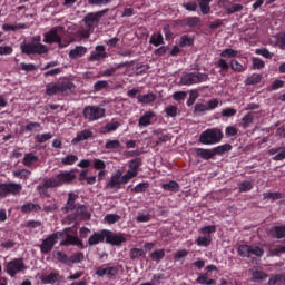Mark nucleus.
Returning a JSON list of instances; mask_svg holds the SVG:
<instances>
[{"instance_id": "36", "label": "nucleus", "mask_w": 285, "mask_h": 285, "mask_svg": "<svg viewBox=\"0 0 285 285\" xmlns=\"http://www.w3.org/2000/svg\"><path fill=\"white\" fill-rule=\"evenodd\" d=\"M155 99H157V96H155V94H146V95L138 96L139 104H153Z\"/></svg>"}, {"instance_id": "34", "label": "nucleus", "mask_w": 285, "mask_h": 285, "mask_svg": "<svg viewBox=\"0 0 285 285\" xmlns=\"http://www.w3.org/2000/svg\"><path fill=\"white\" fill-rule=\"evenodd\" d=\"M124 66H128V62H121L116 65L115 67H111L102 72L104 77H112L115 72H117L120 68H124Z\"/></svg>"}, {"instance_id": "29", "label": "nucleus", "mask_w": 285, "mask_h": 285, "mask_svg": "<svg viewBox=\"0 0 285 285\" xmlns=\"http://www.w3.org/2000/svg\"><path fill=\"white\" fill-rule=\"evenodd\" d=\"M76 216L81 217V219H90V213H88V208L83 205L76 208Z\"/></svg>"}, {"instance_id": "38", "label": "nucleus", "mask_w": 285, "mask_h": 285, "mask_svg": "<svg viewBox=\"0 0 285 285\" xmlns=\"http://www.w3.org/2000/svg\"><path fill=\"white\" fill-rule=\"evenodd\" d=\"M161 188H164V190H169L171 193H179V184L175 180H171L167 184H163Z\"/></svg>"}, {"instance_id": "42", "label": "nucleus", "mask_w": 285, "mask_h": 285, "mask_svg": "<svg viewBox=\"0 0 285 285\" xmlns=\"http://www.w3.org/2000/svg\"><path fill=\"white\" fill-rule=\"evenodd\" d=\"M53 256L61 264H66L67 266H70V257L68 255L63 254L62 252H56L53 253Z\"/></svg>"}, {"instance_id": "51", "label": "nucleus", "mask_w": 285, "mask_h": 285, "mask_svg": "<svg viewBox=\"0 0 285 285\" xmlns=\"http://www.w3.org/2000/svg\"><path fill=\"white\" fill-rule=\"evenodd\" d=\"M194 39L193 37H189L188 35H184L183 37H180V40H179V46L180 48H186V46H193L194 43Z\"/></svg>"}, {"instance_id": "13", "label": "nucleus", "mask_w": 285, "mask_h": 285, "mask_svg": "<svg viewBox=\"0 0 285 285\" xmlns=\"http://www.w3.org/2000/svg\"><path fill=\"white\" fill-rule=\"evenodd\" d=\"M107 239V229L95 232L89 238V246H97V244H104Z\"/></svg>"}, {"instance_id": "11", "label": "nucleus", "mask_w": 285, "mask_h": 285, "mask_svg": "<svg viewBox=\"0 0 285 285\" xmlns=\"http://www.w3.org/2000/svg\"><path fill=\"white\" fill-rule=\"evenodd\" d=\"M119 273V268L115 266H109V265H101L96 269V275L98 277H107L108 279H112V277H117Z\"/></svg>"}, {"instance_id": "28", "label": "nucleus", "mask_w": 285, "mask_h": 285, "mask_svg": "<svg viewBox=\"0 0 285 285\" xmlns=\"http://www.w3.org/2000/svg\"><path fill=\"white\" fill-rule=\"evenodd\" d=\"M196 154H197L198 157H202V159H213V157H215L214 149H202V148H198L196 150Z\"/></svg>"}, {"instance_id": "27", "label": "nucleus", "mask_w": 285, "mask_h": 285, "mask_svg": "<svg viewBox=\"0 0 285 285\" xmlns=\"http://www.w3.org/2000/svg\"><path fill=\"white\" fill-rule=\"evenodd\" d=\"M37 161H39V157H37L32 153L24 154V157L22 159L23 166H27V167L33 166V164H37Z\"/></svg>"}, {"instance_id": "21", "label": "nucleus", "mask_w": 285, "mask_h": 285, "mask_svg": "<svg viewBox=\"0 0 285 285\" xmlns=\"http://www.w3.org/2000/svg\"><path fill=\"white\" fill-rule=\"evenodd\" d=\"M77 199H79V195L75 193H69L67 204L62 208V210L65 213H70V210H75V208H77V205H75V202H77Z\"/></svg>"}, {"instance_id": "32", "label": "nucleus", "mask_w": 285, "mask_h": 285, "mask_svg": "<svg viewBox=\"0 0 285 285\" xmlns=\"http://www.w3.org/2000/svg\"><path fill=\"white\" fill-rule=\"evenodd\" d=\"M217 68L220 69L219 72H220L222 77H226V72H228L230 65H228L224 58H220L217 61Z\"/></svg>"}, {"instance_id": "33", "label": "nucleus", "mask_w": 285, "mask_h": 285, "mask_svg": "<svg viewBox=\"0 0 285 285\" xmlns=\"http://www.w3.org/2000/svg\"><path fill=\"white\" fill-rule=\"evenodd\" d=\"M21 51L24 55H35V45H33V40H31V42H22L20 45Z\"/></svg>"}, {"instance_id": "61", "label": "nucleus", "mask_w": 285, "mask_h": 285, "mask_svg": "<svg viewBox=\"0 0 285 285\" xmlns=\"http://www.w3.org/2000/svg\"><path fill=\"white\" fill-rule=\"evenodd\" d=\"M282 282H285V276L282 275V274H278V275L272 276L269 278L268 284L269 285H275V284H282Z\"/></svg>"}, {"instance_id": "25", "label": "nucleus", "mask_w": 285, "mask_h": 285, "mask_svg": "<svg viewBox=\"0 0 285 285\" xmlns=\"http://www.w3.org/2000/svg\"><path fill=\"white\" fill-rule=\"evenodd\" d=\"M41 210V206L39 204L27 203L21 206V213H39Z\"/></svg>"}, {"instance_id": "55", "label": "nucleus", "mask_w": 285, "mask_h": 285, "mask_svg": "<svg viewBox=\"0 0 285 285\" xmlns=\"http://www.w3.org/2000/svg\"><path fill=\"white\" fill-rule=\"evenodd\" d=\"M140 167H141L140 158H135L131 161H129V169L134 170V173L139 174V168Z\"/></svg>"}, {"instance_id": "45", "label": "nucleus", "mask_w": 285, "mask_h": 285, "mask_svg": "<svg viewBox=\"0 0 285 285\" xmlns=\"http://www.w3.org/2000/svg\"><path fill=\"white\" fill-rule=\"evenodd\" d=\"M50 139H52V134L50 132L38 134L35 137V141H37V144H46V141H50Z\"/></svg>"}, {"instance_id": "20", "label": "nucleus", "mask_w": 285, "mask_h": 285, "mask_svg": "<svg viewBox=\"0 0 285 285\" xmlns=\"http://www.w3.org/2000/svg\"><path fill=\"white\" fill-rule=\"evenodd\" d=\"M88 52V48L83 46H76L69 51V59H81Z\"/></svg>"}, {"instance_id": "19", "label": "nucleus", "mask_w": 285, "mask_h": 285, "mask_svg": "<svg viewBox=\"0 0 285 285\" xmlns=\"http://www.w3.org/2000/svg\"><path fill=\"white\" fill-rule=\"evenodd\" d=\"M69 245L83 248V243L79 239L78 236H72L70 234H67L65 240L60 243V246H69Z\"/></svg>"}, {"instance_id": "8", "label": "nucleus", "mask_w": 285, "mask_h": 285, "mask_svg": "<svg viewBox=\"0 0 285 285\" xmlns=\"http://www.w3.org/2000/svg\"><path fill=\"white\" fill-rule=\"evenodd\" d=\"M23 186L19 183H0V199L8 195H20Z\"/></svg>"}, {"instance_id": "9", "label": "nucleus", "mask_w": 285, "mask_h": 285, "mask_svg": "<svg viewBox=\"0 0 285 285\" xmlns=\"http://www.w3.org/2000/svg\"><path fill=\"white\" fill-rule=\"evenodd\" d=\"M237 252L240 257H250L252 255H255V257L264 256V249L255 245H239Z\"/></svg>"}, {"instance_id": "44", "label": "nucleus", "mask_w": 285, "mask_h": 285, "mask_svg": "<svg viewBox=\"0 0 285 285\" xmlns=\"http://www.w3.org/2000/svg\"><path fill=\"white\" fill-rule=\"evenodd\" d=\"M237 55H239V52L235 49H224L220 52V57H223L224 59H235Z\"/></svg>"}, {"instance_id": "59", "label": "nucleus", "mask_w": 285, "mask_h": 285, "mask_svg": "<svg viewBox=\"0 0 285 285\" xmlns=\"http://www.w3.org/2000/svg\"><path fill=\"white\" fill-rule=\"evenodd\" d=\"M203 112H208V107L206 104H196L194 108V115H202Z\"/></svg>"}, {"instance_id": "23", "label": "nucleus", "mask_w": 285, "mask_h": 285, "mask_svg": "<svg viewBox=\"0 0 285 285\" xmlns=\"http://www.w3.org/2000/svg\"><path fill=\"white\" fill-rule=\"evenodd\" d=\"M62 277L57 272H51L49 275L41 277L43 284H56V282H61Z\"/></svg>"}, {"instance_id": "47", "label": "nucleus", "mask_w": 285, "mask_h": 285, "mask_svg": "<svg viewBox=\"0 0 285 285\" xmlns=\"http://www.w3.org/2000/svg\"><path fill=\"white\" fill-rule=\"evenodd\" d=\"M198 1H199L200 12L203 14H208V12H210V1L213 0H198Z\"/></svg>"}, {"instance_id": "49", "label": "nucleus", "mask_w": 285, "mask_h": 285, "mask_svg": "<svg viewBox=\"0 0 285 285\" xmlns=\"http://www.w3.org/2000/svg\"><path fill=\"white\" fill-rule=\"evenodd\" d=\"M210 242H213V238L210 237V235L199 236L196 240L198 246H205V247L210 246Z\"/></svg>"}, {"instance_id": "48", "label": "nucleus", "mask_w": 285, "mask_h": 285, "mask_svg": "<svg viewBox=\"0 0 285 285\" xmlns=\"http://www.w3.org/2000/svg\"><path fill=\"white\" fill-rule=\"evenodd\" d=\"M104 222L106 224H117V222H121V217L118 214H107Z\"/></svg>"}, {"instance_id": "57", "label": "nucleus", "mask_w": 285, "mask_h": 285, "mask_svg": "<svg viewBox=\"0 0 285 285\" xmlns=\"http://www.w3.org/2000/svg\"><path fill=\"white\" fill-rule=\"evenodd\" d=\"M105 148L107 150H117V148H121V142L119 140H108Z\"/></svg>"}, {"instance_id": "54", "label": "nucleus", "mask_w": 285, "mask_h": 285, "mask_svg": "<svg viewBox=\"0 0 285 285\" xmlns=\"http://www.w3.org/2000/svg\"><path fill=\"white\" fill-rule=\"evenodd\" d=\"M119 126H121V124H119V121L117 120H111L110 122H108L105 126V131L106 132H115V130H117V128H119Z\"/></svg>"}, {"instance_id": "40", "label": "nucleus", "mask_w": 285, "mask_h": 285, "mask_svg": "<svg viewBox=\"0 0 285 285\" xmlns=\"http://www.w3.org/2000/svg\"><path fill=\"white\" fill-rule=\"evenodd\" d=\"M145 256H146V252L141 248H132L129 252V257L132 261L139 259V257H145Z\"/></svg>"}, {"instance_id": "24", "label": "nucleus", "mask_w": 285, "mask_h": 285, "mask_svg": "<svg viewBox=\"0 0 285 285\" xmlns=\"http://www.w3.org/2000/svg\"><path fill=\"white\" fill-rule=\"evenodd\" d=\"M269 234L272 235V237H275V239H284V237H285V225L272 227L269 229Z\"/></svg>"}, {"instance_id": "4", "label": "nucleus", "mask_w": 285, "mask_h": 285, "mask_svg": "<svg viewBox=\"0 0 285 285\" xmlns=\"http://www.w3.org/2000/svg\"><path fill=\"white\" fill-rule=\"evenodd\" d=\"M27 268L28 267L26 266V263H23V258H14L4 265V272L9 277H17L19 273H23Z\"/></svg>"}, {"instance_id": "12", "label": "nucleus", "mask_w": 285, "mask_h": 285, "mask_svg": "<svg viewBox=\"0 0 285 285\" xmlns=\"http://www.w3.org/2000/svg\"><path fill=\"white\" fill-rule=\"evenodd\" d=\"M106 12H108V9H105V10H101V11H97V12L88 13L83 18V22L87 26L88 30H90L91 28L97 26V23H99L101 17H104V14H106Z\"/></svg>"}, {"instance_id": "64", "label": "nucleus", "mask_w": 285, "mask_h": 285, "mask_svg": "<svg viewBox=\"0 0 285 285\" xmlns=\"http://www.w3.org/2000/svg\"><path fill=\"white\" fill-rule=\"evenodd\" d=\"M165 112L168 117H177L178 109L177 107L170 105L165 108Z\"/></svg>"}, {"instance_id": "53", "label": "nucleus", "mask_w": 285, "mask_h": 285, "mask_svg": "<svg viewBox=\"0 0 285 285\" xmlns=\"http://www.w3.org/2000/svg\"><path fill=\"white\" fill-rule=\"evenodd\" d=\"M242 10H244V6L239 3H234L226 8L227 14H235V12H242Z\"/></svg>"}, {"instance_id": "43", "label": "nucleus", "mask_w": 285, "mask_h": 285, "mask_svg": "<svg viewBox=\"0 0 285 285\" xmlns=\"http://www.w3.org/2000/svg\"><path fill=\"white\" fill-rule=\"evenodd\" d=\"M164 257H166V250L164 249H156L150 254L153 262H160Z\"/></svg>"}, {"instance_id": "10", "label": "nucleus", "mask_w": 285, "mask_h": 285, "mask_svg": "<svg viewBox=\"0 0 285 285\" xmlns=\"http://www.w3.org/2000/svg\"><path fill=\"white\" fill-rule=\"evenodd\" d=\"M60 237H63V234L58 232L48 236L46 239H43L42 244L40 245L41 253H43L45 255H48V253H50V250L55 248V244L59 242Z\"/></svg>"}, {"instance_id": "35", "label": "nucleus", "mask_w": 285, "mask_h": 285, "mask_svg": "<svg viewBox=\"0 0 285 285\" xmlns=\"http://www.w3.org/2000/svg\"><path fill=\"white\" fill-rule=\"evenodd\" d=\"M83 259H86L83 253L78 252L69 257V266H72V264H81Z\"/></svg>"}, {"instance_id": "62", "label": "nucleus", "mask_w": 285, "mask_h": 285, "mask_svg": "<svg viewBox=\"0 0 285 285\" xmlns=\"http://www.w3.org/2000/svg\"><path fill=\"white\" fill-rule=\"evenodd\" d=\"M149 184L148 183H140L138 184L132 190V193H146V190H148L149 188Z\"/></svg>"}, {"instance_id": "18", "label": "nucleus", "mask_w": 285, "mask_h": 285, "mask_svg": "<svg viewBox=\"0 0 285 285\" xmlns=\"http://www.w3.org/2000/svg\"><path fill=\"white\" fill-rule=\"evenodd\" d=\"M33 41V55H46L48 52V47L41 43V36H35Z\"/></svg>"}, {"instance_id": "31", "label": "nucleus", "mask_w": 285, "mask_h": 285, "mask_svg": "<svg viewBox=\"0 0 285 285\" xmlns=\"http://www.w3.org/2000/svg\"><path fill=\"white\" fill-rule=\"evenodd\" d=\"M149 43H151V46H155L156 48L164 45V36L161 33H153L149 39Z\"/></svg>"}, {"instance_id": "22", "label": "nucleus", "mask_w": 285, "mask_h": 285, "mask_svg": "<svg viewBox=\"0 0 285 285\" xmlns=\"http://www.w3.org/2000/svg\"><path fill=\"white\" fill-rule=\"evenodd\" d=\"M100 59H106V47L97 46L96 52H91L89 61H99Z\"/></svg>"}, {"instance_id": "39", "label": "nucleus", "mask_w": 285, "mask_h": 285, "mask_svg": "<svg viewBox=\"0 0 285 285\" xmlns=\"http://www.w3.org/2000/svg\"><path fill=\"white\" fill-rule=\"evenodd\" d=\"M214 156L215 155H224V153H228L229 150H233V146L229 144L220 145L218 147L213 148Z\"/></svg>"}, {"instance_id": "52", "label": "nucleus", "mask_w": 285, "mask_h": 285, "mask_svg": "<svg viewBox=\"0 0 285 285\" xmlns=\"http://www.w3.org/2000/svg\"><path fill=\"white\" fill-rule=\"evenodd\" d=\"M24 130L28 132H41V124L39 122H29L26 127Z\"/></svg>"}, {"instance_id": "6", "label": "nucleus", "mask_w": 285, "mask_h": 285, "mask_svg": "<svg viewBox=\"0 0 285 285\" xmlns=\"http://www.w3.org/2000/svg\"><path fill=\"white\" fill-rule=\"evenodd\" d=\"M204 81H208V75L202 72L185 73L180 78L181 86H193L195 83H204Z\"/></svg>"}, {"instance_id": "15", "label": "nucleus", "mask_w": 285, "mask_h": 285, "mask_svg": "<svg viewBox=\"0 0 285 285\" xmlns=\"http://www.w3.org/2000/svg\"><path fill=\"white\" fill-rule=\"evenodd\" d=\"M94 136L95 132H92V129H83L77 132L76 137L71 140V144L77 146V144L81 141H88V139H92Z\"/></svg>"}, {"instance_id": "16", "label": "nucleus", "mask_w": 285, "mask_h": 285, "mask_svg": "<svg viewBox=\"0 0 285 285\" xmlns=\"http://www.w3.org/2000/svg\"><path fill=\"white\" fill-rule=\"evenodd\" d=\"M157 117L155 111H146L138 120L139 128H148L153 126V120Z\"/></svg>"}, {"instance_id": "46", "label": "nucleus", "mask_w": 285, "mask_h": 285, "mask_svg": "<svg viewBox=\"0 0 285 285\" xmlns=\"http://www.w3.org/2000/svg\"><path fill=\"white\" fill-rule=\"evenodd\" d=\"M243 128H248L253 121H255V112H248L242 118Z\"/></svg>"}, {"instance_id": "60", "label": "nucleus", "mask_w": 285, "mask_h": 285, "mask_svg": "<svg viewBox=\"0 0 285 285\" xmlns=\"http://www.w3.org/2000/svg\"><path fill=\"white\" fill-rule=\"evenodd\" d=\"M240 193H248V190H253V183L246 180L239 184L238 186Z\"/></svg>"}, {"instance_id": "17", "label": "nucleus", "mask_w": 285, "mask_h": 285, "mask_svg": "<svg viewBox=\"0 0 285 285\" xmlns=\"http://www.w3.org/2000/svg\"><path fill=\"white\" fill-rule=\"evenodd\" d=\"M121 170H117L111 175L110 180L107 184V188L110 190H119V188H121Z\"/></svg>"}, {"instance_id": "14", "label": "nucleus", "mask_w": 285, "mask_h": 285, "mask_svg": "<svg viewBox=\"0 0 285 285\" xmlns=\"http://www.w3.org/2000/svg\"><path fill=\"white\" fill-rule=\"evenodd\" d=\"M126 242V237L121 234H115L107 229L106 243L112 246H121Z\"/></svg>"}, {"instance_id": "56", "label": "nucleus", "mask_w": 285, "mask_h": 285, "mask_svg": "<svg viewBox=\"0 0 285 285\" xmlns=\"http://www.w3.org/2000/svg\"><path fill=\"white\" fill-rule=\"evenodd\" d=\"M48 181H50V178L45 179L43 184L37 187L39 195H46L48 188H55V186L48 185Z\"/></svg>"}, {"instance_id": "26", "label": "nucleus", "mask_w": 285, "mask_h": 285, "mask_svg": "<svg viewBox=\"0 0 285 285\" xmlns=\"http://www.w3.org/2000/svg\"><path fill=\"white\" fill-rule=\"evenodd\" d=\"M249 273L252 274L253 282H262L264 279H267V277H268V275H266V273H264L263 271H259L257 268L250 269Z\"/></svg>"}, {"instance_id": "5", "label": "nucleus", "mask_w": 285, "mask_h": 285, "mask_svg": "<svg viewBox=\"0 0 285 285\" xmlns=\"http://www.w3.org/2000/svg\"><path fill=\"white\" fill-rule=\"evenodd\" d=\"M73 88L75 85L72 82H50L46 86V95H48V97H52V95L59 94L65 95V92H68V90H72Z\"/></svg>"}, {"instance_id": "30", "label": "nucleus", "mask_w": 285, "mask_h": 285, "mask_svg": "<svg viewBox=\"0 0 285 285\" xmlns=\"http://www.w3.org/2000/svg\"><path fill=\"white\" fill-rule=\"evenodd\" d=\"M185 24L188 26V28H197L202 26V19L199 17H188L185 18Z\"/></svg>"}, {"instance_id": "63", "label": "nucleus", "mask_w": 285, "mask_h": 285, "mask_svg": "<svg viewBox=\"0 0 285 285\" xmlns=\"http://www.w3.org/2000/svg\"><path fill=\"white\" fill-rule=\"evenodd\" d=\"M237 115V109L235 108H226L222 110V117H235Z\"/></svg>"}, {"instance_id": "3", "label": "nucleus", "mask_w": 285, "mask_h": 285, "mask_svg": "<svg viewBox=\"0 0 285 285\" xmlns=\"http://www.w3.org/2000/svg\"><path fill=\"white\" fill-rule=\"evenodd\" d=\"M77 179V175L75 171H61L52 178H49L48 185L53 186V188H59V186H63V184H71Z\"/></svg>"}, {"instance_id": "58", "label": "nucleus", "mask_w": 285, "mask_h": 285, "mask_svg": "<svg viewBox=\"0 0 285 285\" xmlns=\"http://www.w3.org/2000/svg\"><path fill=\"white\" fill-rule=\"evenodd\" d=\"M229 67H230L232 70H234L235 72H244V70H246V68H244L243 65L239 63V61H237V60H230Z\"/></svg>"}, {"instance_id": "37", "label": "nucleus", "mask_w": 285, "mask_h": 285, "mask_svg": "<svg viewBox=\"0 0 285 285\" xmlns=\"http://www.w3.org/2000/svg\"><path fill=\"white\" fill-rule=\"evenodd\" d=\"M77 161H79V157L72 154H69L61 159V164H63V166H72L73 164H77Z\"/></svg>"}, {"instance_id": "7", "label": "nucleus", "mask_w": 285, "mask_h": 285, "mask_svg": "<svg viewBox=\"0 0 285 285\" xmlns=\"http://www.w3.org/2000/svg\"><path fill=\"white\" fill-rule=\"evenodd\" d=\"M63 30L62 26L52 27L48 32L43 33V43H58L61 46Z\"/></svg>"}, {"instance_id": "1", "label": "nucleus", "mask_w": 285, "mask_h": 285, "mask_svg": "<svg viewBox=\"0 0 285 285\" xmlns=\"http://www.w3.org/2000/svg\"><path fill=\"white\" fill-rule=\"evenodd\" d=\"M224 139V132L220 129L212 128L203 131L199 136V141L204 146H213L219 144Z\"/></svg>"}, {"instance_id": "41", "label": "nucleus", "mask_w": 285, "mask_h": 285, "mask_svg": "<svg viewBox=\"0 0 285 285\" xmlns=\"http://www.w3.org/2000/svg\"><path fill=\"white\" fill-rule=\"evenodd\" d=\"M262 81V75L259 73H253L250 77H248L245 80V86H255Z\"/></svg>"}, {"instance_id": "50", "label": "nucleus", "mask_w": 285, "mask_h": 285, "mask_svg": "<svg viewBox=\"0 0 285 285\" xmlns=\"http://www.w3.org/2000/svg\"><path fill=\"white\" fill-rule=\"evenodd\" d=\"M32 173L28 169H20L13 171V177H18V179H28Z\"/></svg>"}, {"instance_id": "2", "label": "nucleus", "mask_w": 285, "mask_h": 285, "mask_svg": "<svg viewBox=\"0 0 285 285\" xmlns=\"http://www.w3.org/2000/svg\"><path fill=\"white\" fill-rule=\"evenodd\" d=\"M82 116L87 121H99L106 117V108L97 105H89L83 108Z\"/></svg>"}]
</instances>
